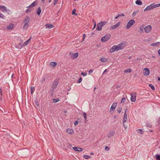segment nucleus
Returning a JSON list of instances; mask_svg holds the SVG:
<instances>
[{"label":"nucleus","mask_w":160,"mask_h":160,"mask_svg":"<svg viewBox=\"0 0 160 160\" xmlns=\"http://www.w3.org/2000/svg\"><path fill=\"white\" fill-rule=\"evenodd\" d=\"M0 92L1 95V96H2V88H0Z\"/></svg>","instance_id":"obj_55"},{"label":"nucleus","mask_w":160,"mask_h":160,"mask_svg":"<svg viewBox=\"0 0 160 160\" xmlns=\"http://www.w3.org/2000/svg\"><path fill=\"white\" fill-rule=\"evenodd\" d=\"M30 89H31V94H32L33 93V92L34 88L33 87H31L30 88Z\"/></svg>","instance_id":"obj_42"},{"label":"nucleus","mask_w":160,"mask_h":160,"mask_svg":"<svg viewBox=\"0 0 160 160\" xmlns=\"http://www.w3.org/2000/svg\"><path fill=\"white\" fill-rule=\"evenodd\" d=\"M14 25L13 23L10 24L7 27V29L8 30H11L12 29Z\"/></svg>","instance_id":"obj_18"},{"label":"nucleus","mask_w":160,"mask_h":160,"mask_svg":"<svg viewBox=\"0 0 160 160\" xmlns=\"http://www.w3.org/2000/svg\"><path fill=\"white\" fill-rule=\"evenodd\" d=\"M126 101V98L124 97L123 98L121 101V103H124Z\"/></svg>","instance_id":"obj_41"},{"label":"nucleus","mask_w":160,"mask_h":160,"mask_svg":"<svg viewBox=\"0 0 160 160\" xmlns=\"http://www.w3.org/2000/svg\"><path fill=\"white\" fill-rule=\"evenodd\" d=\"M83 116L84 118V119L85 120H86L87 119V114L85 112H83Z\"/></svg>","instance_id":"obj_43"},{"label":"nucleus","mask_w":160,"mask_h":160,"mask_svg":"<svg viewBox=\"0 0 160 160\" xmlns=\"http://www.w3.org/2000/svg\"><path fill=\"white\" fill-rule=\"evenodd\" d=\"M151 46H155V43H153L150 44Z\"/></svg>","instance_id":"obj_60"},{"label":"nucleus","mask_w":160,"mask_h":160,"mask_svg":"<svg viewBox=\"0 0 160 160\" xmlns=\"http://www.w3.org/2000/svg\"><path fill=\"white\" fill-rule=\"evenodd\" d=\"M158 52L159 55H160V49L158 50Z\"/></svg>","instance_id":"obj_64"},{"label":"nucleus","mask_w":160,"mask_h":160,"mask_svg":"<svg viewBox=\"0 0 160 160\" xmlns=\"http://www.w3.org/2000/svg\"><path fill=\"white\" fill-rule=\"evenodd\" d=\"M78 121H77V120L76 121H75L74 122V126H76V125H78Z\"/></svg>","instance_id":"obj_52"},{"label":"nucleus","mask_w":160,"mask_h":160,"mask_svg":"<svg viewBox=\"0 0 160 160\" xmlns=\"http://www.w3.org/2000/svg\"><path fill=\"white\" fill-rule=\"evenodd\" d=\"M30 18L28 16H26L24 19L23 22L24 24L23 28L24 30H27L29 26L28 22L30 21Z\"/></svg>","instance_id":"obj_1"},{"label":"nucleus","mask_w":160,"mask_h":160,"mask_svg":"<svg viewBox=\"0 0 160 160\" xmlns=\"http://www.w3.org/2000/svg\"><path fill=\"white\" fill-rule=\"evenodd\" d=\"M152 5H153L154 8H156L158 7V4H155L154 3H153Z\"/></svg>","instance_id":"obj_45"},{"label":"nucleus","mask_w":160,"mask_h":160,"mask_svg":"<svg viewBox=\"0 0 160 160\" xmlns=\"http://www.w3.org/2000/svg\"><path fill=\"white\" fill-rule=\"evenodd\" d=\"M58 0H54V2L53 3V4L54 5H55L57 4V3L58 2Z\"/></svg>","instance_id":"obj_54"},{"label":"nucleus","mask_w":160,"mask_h":160,"mask_svg":"<svg viewBox=\"0 0 160 160\" xmlns=\"http://www.w3.org/2000/svg\"><path fill=\"white\" fill-rule=\"evenodd\" d=\"M111 37L110 34H107L101 38V41L103 42H106Z\"/></svg>","instance_id":"obj_3"},{"label":"nucleus","mask_w":160,"mask_h":160,"mask_svg":"<svg viewBox=\"0 0 160 160\" xmlns=\"http://www.w3.org/2000/svg\"><path fill=\"white\" fill-rule=\"evenodd\" d=\"M46 28L50 29L54 27V26L51 23H47L45 25Z\"/></svg>","instance_id":"obj_17"},{"label":"nucleus","mask_w":160,"mask_h":160,"mask_svg":"<svg viewBox=\"0 0 160 160\" xmlns=\"http://www.w3.org/2000/svg\"><path fill=\"white\" fill-rule=\"evenodd\" d=\"M53 102L54 103H56L60 101V99L59 98L54 99L53 100Z\"/></svg>","instance_id":"obj_39"},{"label":"nucleus","mask_w":160,"mask_h":160,"mask_svg":"<svg viewBox=\"0 0 160 160\" xmlns=\"http://www.w3.org/2000/svg\"><path fill=\"white\" fill-rule=\"evenodd\" d=\"M107 71V69H106L102 73V74H103L106 72Z\"/></svg>","instance_id":"obj_62"},{"label":"nucleus","mask_w":160,"mask_h":160,"mask_svg":"<svg viewBox=\"0 0 160 160\" xmlns=\"http://www.w3.org/2000/svg\"><path fill=\"white\" fill-rule=\"evenodd\" d=\"M132 71V69L130 68H127L124 71L125 73H130Z\"/></svg>","instance_id":"obj_28"},{"label":"nucleus","mask_w":160,"mask_h":160,"mask_svg":"<svg viewBox=\"0 0 160 160\" xmlns=\"http://www.w3.org/2000/svg\"><path fill=\"white\" fill-rule=\"evenodd\" d=\"M96 27V23H94L92 30H93Z\"/></svg>","instance_id":"obj_59"},{"label":"nucleus","mask_w":160,"mask_h":160,"mask_svg":"<svg viewBox=\"0 0 160 160\" xmlns=\"http://www.w3.org/2000/svg\"><path fill=\"white\" fill-rule=\"evenodd\" d=\"M93 72V70L92 69H91L88 72L89 74H90L92 73Z\"/></svg>","instance_id":"obj_57"},{"label":"nucleus","mask_w":160,"mask_h":160,"mask_svg":"<svg viewBox=\"0 0 160 160\" xmlns=\"http://www.w3.org/2000/svg\"><path fill=\"white\" fill-rule=\"evenodd\" d=\"M36 4V3L35 1L34 2L32 3H31L29 6L27 7V8H30L31 7H32L35 6Z\"/></svg>","instance_id":"obj_27"},{"label":"nucleus","mask_w":160,"mask_h":160,"mask_svg":"<svg viewBox=\"0 0 160 160\" xmlns=\"http://www.w3.org/2000/svg\"><path fill=\"white\" fill-rule=\"evenodd\" d=\"M81 74L83 76H85L87 75V73L85 72H82L81 73Z\"/></svg>","instance_id":"obj_48"},{"label":"nucleus","mask_w":160,"mask_h":160,"mask_svg":"<svg viewBox=\"0 0 160 160\" xmlns=\"http://www.w3.org/2000/svg\"><path fill=\"white\" fill-rule=\"evenodd\" d=\"M152 27L150 25H148L144 28L145 32L148 33L150 32L152 30Z\"/></svg>","instance_id":"obj_8"},{"label":"nucleus","mask_w":160,"mask_h":160,"mask_svg":"<svg viewBox=\"0 0 160 160\" xmlns=\"http://www.w3.org/2000/svg\"><path fill=\"white\" fill-rule=\"evenodd\" d=\"M155 44L156 46L158 47L159 45H160V42H157L156 43H155Z\"/></svg>","instance_id":"obj_51"},{"label":"nucleus","mask_w":160,"mask_h":160,"mask_svg":"<svg viewBox=\"0 0 160 160\" xmlns=\"http://www.w3.org/2000/svg\"><path fill=\"white\" fill-rule=\"evenodd\" d=\"M115 133V132L114 131H112L110 132L107 135V136L108 138H110L113 136Z\"/></svg>","instance_id":"obj_16"},{"label":"nucleus","mask_w":160,"mask_h":160,"mask_svg":"<svg viewBox=\"0 0 160 160\" xmlns=\"http://www.w3.org/2000/svg\"><path fill=\"white\" fill-rule=\"evenodd\" d=\"M72 149L75 151L77 152H82L83 150V149L82 148L76 147H73Z\"/></svg>","instance_id":"obj_13"},{"label":"nucleus","mask_w":160,"mask_h":160,"mask_svg":"<svg viewBox=\"0 0 160 160\" xmlns=\"http://www.w3.org/2000/svg\"><path fill=\"white\" fill-rule=\"evenodd\" d=\"M148 86L151 88L152 90H155V88L154 86L152 84L150 83L149 84Z\"/></svg>","instance_id":"obj_30"},{"label":"nucleus","mask_w":160,"mask_h":160,"mask_svg":"<svg viewBox=\"0 0 160 160\" xmlns=\"http://www.w3.org/2000/svg\"><path fill=\"white\" fill-rule=\"evenodd\" d=\"M143 70L144 72H143V74L144 76H148L149 75L150 73V71L148 68H145Z\"/></svg>","instance_id":"obj_10"},{"label":"nucleus","mask_w":160,"mask_h":160,"mask_svg":"<svg viewBox=\"0 0 160 160\" xmlns=\"http://www.w3.org/2000/svg\"><path fill=\"white\" fill-rule=\"evenodd\" d=\"M77 121H78V122H81V119H80V118H78V119H77Z\"/></svg>","instance_id":"obj_58"},{"label":"nucleus","mask_w":160,"mask_h":160,"mask_svg":"<svg viewBox=\"0 0 160 160\" xmlns=\"http://www.w3.org/2000/svg\"><path fill=\"white\" fill-rule=\"evenodd\" d=\"M123 126L125 129H126L128 128V127L127 126L125 125L124 123H123Z\"/></svg>","instance_id":"obj_56"},{"label":"nucleus","mask_w":160,"mask_h":160,"mask_svg":"<svg viewBox=\"0 0 160 160\" xmlns=\"http://www.w3.org/2000/svg\"><path fill=\"white\" fill-rule=\"evenodd\" d=\"M86 36L85 34H84L83 35V39H85V38Z\"/></svg>","instance_id":"obj_63"},{"label":"nucleus","mask_w":160,"mask_h":160,"mask_svg":"<svg viewBox=\"0 0 160 160\" xmlns=\"http://www.w3.org/2000/svg\"><path fill=\"white\" fill-rule=\"evenodd\" d=\"M135 3L138 5H140L142 4V2L140 0H137L136 1Z\"/></svg>","instance_id":"obj_29"},{"label":"nucleus","mask_w":160,"mask_h":160,"mask_svg":"<svg viewBox=\"0 0 160 160\" xmlns=\"http://www.w3.org/2000/svg\"><path fill=\"white\" fill-rule=\"evenodd\" d=\"M123 42H122L117 45H115L116 51L122 50L124 48L125 46H124L123 44L122 45Z\"/></svg>","instance_id":"obj_5"},{"label":"nucleus","mask_w":160,"mask_h":160,"mask_svg":"<svg viewBox=\"0 0 160 160\" xmlns=\"http://www.w3.org/2000/svg\"><path fill=\"white\" fill-rule=\"evenodd\" d=\"M0 18L2 19H4L5 18V16L4 15L0 13Z\"/></svg>","instance_id":"obj_46"},{"label":"nucleus","mask_w":160,"mask_h":160,"mask_svg":"<svg viewBox=\"0 0 160 160\" xmlns=\"http://www.w3.org/2000/svg\"><path fill=\"white\" fill-rule=\"evenodd\" d=\"M135 23V21L133 19L130 20L128 22L126 26V28L127 29H129Z\"/></svg>","instance_id":"obj_6"},{"label":"nucleus","mask_w":160,"mask_h":160,"mask_svg":"<svg viewBox=\"0 0 160 160\" xmlns=\"http://www.w3.org/2000/svg\"><path fill=\"white\" fill-rule=\"evenodd\" d=\"M59 79L57 78L53 82L52 85V91H54V90L58 86V83Z\"/></svg>","instance_id":"obj_4"},{"label":"nucleus","mask_w":160,"mask_h":160,"mask_svg":"<svg viewBox=\"0 0 160 160\" xmlns=\"http://www.w3.org/2000/svg\"><path fill=\"white\" fill-rule=\"evenodd\" d=\"M144 25H142L140 26V28H139V32L140 33H142V32H143V28H144Z\"/></svg>","instance_id":"obj_25"},{"label":"nucleus","mask_w":160,"mask_h":160,"mask_svg":"<svg viewBox=\"0 0 160 160\" xmlns=\"http://www.w3.org/2000/svg\"><path fill=\"white\" fill-rule=\"evenodd\" d=\"M32 37L31 36L28 40L26 41L23 44V45L24 46H25L27 45L30 41L31 39H32Z\"/></svg>","instance_id":"obj_21"},{"label":"nucleus","mask_w":160,"mask_h":160,"mask_svg":"<svg viewBox=\"0 0 160 160\" xmlns=\"http://www.w3.org/2000/svg\"><path fill=\"white\" fill-rule=\"evenodd\" d=\"M42 11L40 7H39L36 11V13L37 14L38 16L40 14Z\"/></svg>","instance_id":"obj_23"},{"label":"nucleus","mask_w":160,"mask_h":160,"mask_svg":"<svg viewBox=\"0 0 160 160\" xmlns=\"http://www.w3.org/2000/svg\"><path fill=\"white\" fill-rule=\"evenodd\" d=\"M139 10H137L136 11H134L133 13H132V16L134 17L135 16L137 13L139 12Z\"/></svg>","instance_id":"obj_38"},{"label":"nucleus","mask_w":160,"mask_h":160,"mask_svg":"<svg viewBox=\"0 0 160 160\" xmlns=\"http://www.w3.org/2000/svg\"><path fill=\"white\" fill-rule=\"evenodd\" d=\"M155 157L157 160H160V154H156Z\"/></svg>","instance_id":"obj_37"},{"label":"nucleus","mask_w":160,"mask_h":160,"mask_svg":"<svg viewBox=\"0 0 160 160\" xmlns=\"http://www.w3.org/2000/svg\"><path fill=\"white\" fill-rule=\"evenodd\" d=\"M76 10L75 9H73L72 12V15H77V14L76 13Z\"/></svg>","instance_id":"obj_40"},{"label":"nucleus","mask_w":160,"mask_h":160,"mask_svg":"<svg viewBox=\"0 0 160 160\" xmlns=\"http://www.w3.org/2000/svg\"><path fill=\"white\" fill-rule=\"evenodd\" d=\"M146 126L150 128H151L152 127V125L151 124H149L148 123H147L146 124Z\"/></svg>","instance_id":"obj_47"},{"label":"nucleus","mask_w":160,"mask_h":160,"mask_svg":"<svg viewBox=\"0 0 160 160\" xmlns=\"http://www.w3.org/2000/svg\"><path fill=\"white\" fill-rule=\"evenodd\" d=\"M108 60V59L107 58H100V61L103 62H104L107 61Z\"/></svg>","instance_id":"obj_26"},{"label":"nucleus","mask_w":160,"mask_h":160,"mask_svg":"<svg viewBox=\"0 0 160 160\" xmlns=\"http://www.w3.org/2000/svg\"><path fill=\"white\" fill-rule=\"evenodd\" d=\"M120 87H121L120 85H116V88H120Z\"/></svg>","instance_id":"obj_61"},{"label":"nucleus","mask_w":160,"mask_h":160,"mask_svg":"<svg viewBox=\"0 0 160 160\" xmlns=\"http://www.w3.org/2000/svg\"><path fill=\"white\" fill-rule=\"evenodd\" d=\"M153 7L152 5V3L150 4V5L148 6L147 7L144 9V11H146L148 10H150L153 9Z\"/></svg>","instance_id":"obj_11"},{"label":"nucleus","mask_w":160,"mask_h":160,"mask_svg":"<svg viewBox=\"0 0 160 160\" xmlns=\"http://www.w3.org/2000/svg\"><path fill=\"white\" fill-rule=\"evenodd\" d=\"M46 79V76H43L41 80V81H40L42 83H43L45 81Z\"/></svg>","instance_id":"obj_31"},{"label":"nucleus","mask_w":160,"mask_h":160,"mask_svg":"<svg viewBox=\"0 0 160 160\" xmlns=\"http://www.w3.org/2000/svg\"><path fill=\"white\" fill-rule=\"evenodd\" d=\"M82 78L80 77L79 79L78 80L77 82L79 83H80L82 82Z\"/></svg>","instance_id":"obj_44"},{"label":"nucleus","mask_w":160,"mask_h":160,"mask_svg":"<svg viewBox=\"0 0 160 160\" xmlns=\"http://www.w3.org/2000/svg\"><path fill=\"white\" fill-rule=\"evenodd\" d=\"M137 131L140 134H143V132H144V131L142 132V129H138L137 130Z\"/></svg>","instance_id":"obj_36"},{"label":"nucleus","mask_w":160,"mask_h":160,"mask_svg":"<svg viewBox=\"0 0 160 160\" xmlns=\"http://www.w3.org/2000/svg\"><path fill=\"white\" fill-rule=\"evenodd\" d=\"M136 92H135L134 93H131L130 95L131 96V101L132 102H134L136 100Z\"/></svg>","instance_id":"obj_7"},{"label":"nucleus","mask_w":160,"mask_h":160,"mask_svg":"<svg viewBox=\"0 0 160 160\" xmlns=\"http://www.w3.org/2000/svg\"><path fill=\"white\" fill-rule=\"evenodd\" d=\"M105 150H106L107 151H108L110 150V148L108 147V146H106L105 147Z\"/></svg>","instance_id":"obj_50"},{"label":"nucleus","mask_w":160,"mask_h":160,"mask_svg":"<svg viewBox=\"0 0 160 160\" xmlns=\"http://www.w3.org/2000/svg\"><path fill=\"white\" fill-rule=\"evenodd\" d=\"M83 157L86 159H88L91 158V156L87 155L85 154L83 155Z\"/></svg>","instance_id":"obj_32"},{"label":"nucleus","mask_w":160,"mask_h":160,"mask_svg":"<svg viewBox=\"0 0 160 160\" xmlns=\"http://www.w3.org/2000/svg\"><path fill=\"white\" fill-rule=\"evenodd\" d=\"M22 43H19L17 46H16L17 48L18 49H21L23 46V45H22Z\"/></svg>","instance_id":"obj_33"},{"label":"nucleus","mask_w":160,"mask_h":160,"mask_svg":"<svg viewBox=\"0 0 160 160\" xmlns=\"http://www.w3.org/2000/svg\"><path fill=\"white\" fill-rule=\"evenodd\" d=\"M107 22L105 21H101L99 23L97 24V26L96 30L98 31H100L102 30V27Z\"/></svg>","instance_id":"obj_2"},{"label":"nucleus","mask_w":160,"mask_h":160,"mask_svg":"<svg viewBox=\"0 0 160 160\" xmlns=\"http://www.w3.org/2000/svg\"><path fill=\"white\" fill-rule=\"evenodd\" d=\"M115 51H116V50L115 49V45H114L111 48L109 49V52L110 53H111L114 52Z\"/></svg>","instance_id":"obj_20"},{"label":"nucleus","mask_w":160,"mask_h":160,"mask_svg":"<svg viewBox=\"0 0 160 160\" xmlns=\"http://www.w3.org/2000/svg\"><path fill=\"white\" fill-rule=\"evenodd\" d=\"M122 110V108L121 107H118L117 109V112L118 113H120Z\"/></svg>","instance_id":"obj_35"},{"label":"nucleus","mask_w":160,"mask_h":160,"mask_svg":"<svg viewBox=\"0 0 160 160\" xmlns=\"http://www.w3.org/2000/svg\"><path fill=\"white\" fill-rule=\"evenodd\" d=\"M57 63L56 62H50V65L53 68L55 67L57 65Z\"/></svg>","instance_id":"obj_24"},{"label":"nucleus","mask_w":160,"mask_h":160,"mask_svg":"<svg viewBox=\"0 0 160 160\" xmlns=\"http://www.w3.org/2000/svg\"><path fill=\"white\" fill-rule=\"evenodd\" d=\"M31 9L28 8L26 10V13H28L29 12L31 11Z\"/></svg>","instance_id":"obj_49"},{"label":"nucleus","mask_w":160,"mask_h":160,"mask_svg":"<svg viewBox=\"0 0 160 160\" xmlns=\"http://www.w3.org/2000/svg\"><path fill=\"white\" fill-rule=\"evenodd\" d=\"M67 132L68 134H72L74 132L72 129H69L68 128L67 129L66 131Z\"/></svg>","instance_id":"obj_19"},{"label":"nucleus","mask_w":160,"mask_h":160,"mask_svg":"<svg viewBox=\"0 0 160 160\" xmlns=\"http://www.w3.org/2000/svg\"><path fill=\"white\" fill-rule=\"evenodd\" d=\"M0 10L3 12H5L7 11V9L5 6L0 5Z\"/></svg>","instance_id":"obj_14"},{"label":"nucleus","mask_w":160,"mask_h":160,"mask_svg":"<svg viewBox=\"0 0 160 160\" xmlns=\"http://www.w3.org/2000/svg\"><path fill=\"white\" fill-rule=\"evenodd\" d=\"M78 56V53L76 52L73 54V55L71 56V58L72 59H74L77 58Z\"/></svg>","instance_id":"obj_22"},{"label":"nucleus","mask_w":160,"mask_h":160,"mask_svg":"<svg viewBox=\"0 0 160 160\" xmlns=\"http://www.w3.org/2000/svg\"><path fill=\"white\" fill-rule=\"evenodd\" d=\"M34 102L35 104L38 106L39 107V102L38 101V100L37 99L35 100L34 101Z\"/></svg>","instance_id":"obj_34"},{"label":"nucleus","mask_w":160,"mask_h":160,"mask_svg":"<svg viewBox=\"0 0 160 160\" xmlns=\"http://www.w3.org/2000/svg\"><path fill=\"white\" fill-rule=\"evenodd\" d=\"M117 103H113L110 108V110L113 111L117 107Z\"/></svg>","instance_id":"obj_15"},{"label":"nucleus","mask_w":160,"mask_h":160,"mask_svg":"<svg viewBox=\"0 0 160 160\" xmlns=\"http://www.w3.org/2000/svg\"><path fill=\"white\" fill-rule=\"evenodd\" d=\"M121 23L120 22H118L115 25H114L112 26L110 29H115L116 28H118L119 26L120 25V24Z\"/></svg>","instance_id":"obj_12"},{"label":"nucleus","mask_w":160,"mask_h":160,"mask_svg":"<svg viewBox=\"0 0 160 160\" xmlns=\"http://www.w3.org/2000/svg\"><path fill=\"white\" fill-rule=\"evenodd\" d=\"M125 16V15H124V14L123 13L121 14H118V17H121V16L123 17V16Z\"/></svg>","instance_id":"obj_53"},{"label":"nucleus","mask_w":160,"mask_h":160,"mask_svg":"<svg viewBox=\"0 0 160 160\" xmlns=\"http://www.w3.org/2000/svg\"><path fill=\"white\" fill-rule=\"evenodd\" d=\"M128 110V109L126 108L125 110L124 113V117L122 120L123 123L127 121V112Z\"/></svg>","instance_id":"obj_9"}]
</instances>
